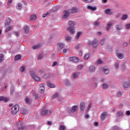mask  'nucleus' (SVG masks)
I'll list each match as a JSON object with an SVG mask.
<instances>
[{"mask_svg": "<svg viewBox=\"0 0 130 130\" xmlns=\"http://www.w3.org/2000/svg\"><path fill=\"white\" fill-rule=\"evenodd\" d=\"M75 24H74V21L70 20L69 22V26L67 28V31H68L71 34H74L75 33Z\"/></svg>", "mask_w": 130, "mask_h": 130, "instance_id": "nucleus-1", "label": "nucleus"}, {"mask_svg": "<svg viewBox=\"0 0 130 130\" xmlns=\"http://www.w3.org/2000/svg\"><path fill=\"white\" fill-rule=\"evenodd\" d=\"M19 111V106L18 105H16L12 107L11 113L13 114V115H15L16 113H18Z\"/></svg>", "mask_w": 130, "mask_h": 130, "instance_id": "nucleus-2", "label": "nucleus"}, {"mask_svg": "<svg viewBox=\"0 0 130 130\" xmlns=\"http://www.w3.org/2000/svg\"><path fill=\"white\" fill-rule=\"evenodd\" d=\"M50 114H51V111L45 109H43L41 112V116H49Z\"/></svg>", "mask_w": 130, "mask_h": 130, "instance_id": "nucleus-3", "label": "nucleus"}, {"mask_svg": "<svg viewBox=\"0 0 130 130\" xmlns=\"http://www.w3.org/2000/svg\"><path fill=\"white\" fill-rule=\"evenodd\" d=\"M88 45H92L93 48H96L98 46V41L96 39H94L92 41H89L87 42Z\"/></svg>", "mask_w": 130, "mask_h": 130, "instance_id": "nucleus-4", "label": "nucleus"}, {"mask_svg": "<svg viewBox=\"0 0 130 130\" xmlns=\"http://www.w3.org/2000/svg\"><path fill=\"white\" fill-rule=\"evenodd\" d=\"M30 75L32 79L36 82H39L40 81V77L35 75V74H34V72L31 71L30 72Z\"/></svg>", "mask_w": 130, "mask_h": 130, "instance_id": "nucleus-5", "label": "nucleus"}, {"mask_svg": "<svg viewBox=\"0 0 130 130\" xmlns=\"http://www.w3.org/2000/svg\"><path fill=\"white\" fill-rule=\"evenodd\" d=\"M44 90H45V88H44V84H41L40 85V87L39 88V92L41 94H43L44 93Z\"/></svg>", "mask_w": 130, "mask_h": 130, "instance_id": "nucleus-6", "label": "nucleus"}, {"mask_svg": "<svg viewBox=\"0 0 130 130\" xmlns=\"http://www.w3.org/2000/svg\"><path fill=\"white\" fill-rule=\"evenodd\" d=\"M116 56L118 57V58H119V59H122L123 58L124 55L122 53H119L118 52V51H117L116 52Z\"/></svg>", "mask_w": 130, "mask_h": 130, "instance_id": "nucleus-7", "label": "nucleus"}, {"mask_svg": "<svg viewBox=\"0 0 130 130\" xmlns=\"http://www.w3.org/2000/svg\"><path fill=\"white\" fill-rule=\"evenodd\" d=\"M107 115V113L104 112L102 113V114L101 115V121H103L104 119H105V117H106Z\"/></svg>", "mask_w": 130, "mask_h": 130, "instance_id": "nucleus-8", "label": "nucleus"}, {"mask_svg": "<svg viewBox=\"0 0 130 130\" xmlns=\"http://www.w3.org/2000/svg\"><path fill=\"white\" fill-rule=\"evenodd\" d=\"M80 107L81 111H84L85 110V108L86 107V105L84 102H81L80 104Z\"/></svg>", "mask_w": 130, "mask_h": 130, "instance_id": "nucleus-9", "label": "nucleus"}, {"mask_svg": "<svg viewBox=\"0 0 130 130\" xmlns=\"http://www.w3.org/2000/svg\"><path fill=\"white\" fill-rule=\"evenodd\" d=\"M63 18L64 19H67V18L68 17H69V15H70V11L68 10V11H67V10H64L63 11Z\"/></svg>", "mask_w": 130, "mask_h": 130, "instance_id": "nucleus-10", "label": "nucleus"}, {"mask_svg": "<svg viewBox=\"0 0 130 130\" xmlns=\"http://www.w3.org/2000/svg\"><path fill=\"white\" fill-rule=\"evenodd\" d=\"M70 61H73V62H78V58L76 57H71L69 58Z\"/></svg>", "mask_w": 130, "mask_h": 130, "instance_id": "nucleus-11", "label": "nucleus"}, {"mask_svg": "<svg viewBox=\"0 0 130 130\" xmlns=\"http://www.w3.org/2000/svg\"><path fill=\"white\" fill-rule=\"evenodd\" d=\"M69 11L72 14H75V13H77V12H78V8L73 7L72 9L69 10Z\"/></svg>", "mask_w": 130, "mask_h": 130, "instance_id": "nucleus-12", "label": "nucleus"}, {"mask_svg": "<svg viewBox=\"0 0 130 130\" xmlns=\"http://www.w3.org/2000/svg\"><path fill=\"white\" fill-rule=\"evenodd\" d=\"M87 9L93 11H95L97 10V8L96 7H92L91 6H87Z\"/></svg>", "mask_w": 130, "mask_h": 130, "instance_id": "nucleus-13", "label": "nucleus"}, {"mask_svg": "<svg viewBox=\"0 0 130 130\" xmlns=\"http://www.w3.org/2000/svg\"><path fill=\"white\" fill-rule=\"evenodd\" d=\"M122 86L123 88H128L130 86V83L129 82H124L122 83Z\"/></svg>", "mask_w": 130, "mask_h": 130, "instance_id": "nucleus-14", "label": "nucleus"}, {"mask_svg": "<svg viewBox=\"0 0 130 130\" xmlns=\"http://www.w3.org/2000/svg\"><path fill=\"white\" fill-rule=\"evenodd\" d=\"M112 26V22H109L107 23L106 29L107 31H109L110 30V27Z\"/></svg>", "mask_w": 130, "mask_h": 130, "instance_id": "nucleus-15", "label": "nucleus"}, {"mask_svg": "<svg viewBox=\"0 0 130 130\" xmlns=\"http://www.w3.org/2000/svg\"><path fill=\"white\" fill-rule=\"evenodd\" d=\"M37 17H36V15H35V14H32L31 15H30V18H29V20L30 21H35V20H36Z\"/></svg>", "mask_w": 130, "mask_h": 130, "instance_id": "nucleus-16", "label": "nucleus"}, {"mask_svg": "<svg viewBox=\"0 0 130 130\" xmlns=\"http://www.w3.org/2000/svg\"><path fill=\"white\" fill-rule=\"evenodd\" d=\"M57 45L58 46H59V48H60V49H62V48H64V44L62 43H57Z\"/></svg>", "mask_w": 130, "mask_h": 130, "instance_id": "nucleus-17", "label": "nucleus"}, {"mask_svg": "<svg viewBox=\"0 0 130 130\" xmlns=\"http://www.w3.org/2000/svg\"><path fill=\"white\" fill-rule=\"evenodd\" d=\"M103 72L105 75H108L109 74V69L107 68L106 67L103 68Z\"/></svg>", "mask_w": 130, "mask_h": 130, "instance_id": "nucleus-18", "label": "nucleus"}, {"mask_svg": "<svg viewBox=\"0 0 130 130\" xmlns=\"http://www.w3.org/2000/svg\"><path fill=\"white\" fill-rule=\"evenodd\" d=\"M8 99L6 97H4L3 96H0V101H3L4 102H8Z\"/></svg>", "mask_w": 130, "mask_h": 130, "instance_id": "nucleus-19", "label": "nucleus"}, {"mask_svg": "<svg viewBox=\"0 0 130 130\" xmlns=\"http://www.w3.org/2000/svg\"><path fill=\"white\" fill-rule=\"evenodd\" d=\"M89 58H90V53H89L84 54V60H88V59H89Z\"/></svg>", "mask_w": 130, "mask_h": 130, "instance_id": "nucleus-20", "label": "nucleus"}, {"mask_svg": "<svg viewBox=\"0 0 130 130\" xmlns=\"http://www.w3.org/2000/svg\"><path fill=\"white\" fill-rule=\"evenodd\" d=\"M122 115H123V113L120 111H118L116 114L117 117H120V116H122Z\"/></svg>", "mask_w": 130, "mask_h": 130, "instance_id": "nucleus-21", "label": "nucleus"}, {"mask_svg": "<svg viewBox=\"0 0 130 130\" xmlns=\"http://www.w3.org/2000/svg\"><path fill=\"white\" fill-rule=\"evenodd\" d=\"M47 84L48 87H49V88H54L55 87L54 84L50 83L49 81H47Z\"/></svg>", "mask_w": 130, "mask_h": 130, "instance_id": "nucleus-22", "label": "nucleus"}, {"mask_svg": "<svg viewBox=\"0 0 130 130\" xmlns=\"http://www.w3.org/2000/svg\"><path fill=\"white\" fill-rule=\"evenodd\" d=\"M79 75H80V73L75 72L72 74V77H73L74 79H76V78H78V77H79Z\"/></svg>", "mask_w": 130, "mask_h": 130, "instance_id": "nucleus-23", "label": "nucleus"}, {"mask_svg": "<svg viewBox=\"0 0 130 130\" xmlns=\"http://www.w3.org/2000/svg\"><path fill=\"white\" fill-rule=\"evenodd\" d=\"M24 33H28L29 32V27L27 25H25L23 27Z\"/></svg>", "mask_w": 130, "mask_h": 130, "instance_id": "nucleus-24", "label": "nucleus"}, {"mask_svg": "<svg viewBox=\"0 0 130 130\" xmlns=\"http://www.w3.org/2000/svg\"><path fill=\"white\" fill-rule=\"evenodd\" d=\"M105 14H106V15H111L112 12H111L110 9H107L105 10Z\"/></svg>", "mask_w": 130, "mask_h": 130, "instance_id": "nucleus-25", "label": "nucleus"}, {"mask_svg": "<svg viewBox=\"0 0 130 130\" xmlns=\"http://www.w3.org/2000/svg\"><path fill=\"white\" fill-rule=\"evenodd\" d=\"M25 103L26 104H28V105H30L31 104V100L28 98H26L25 99Z\"/></svg>", "mask_w": 130, "mask_h": 130, "instance_id": "nucleus-26", "label": "nucleus"}, {"mask_svg": "<svg viewBox=\"0 0 130 130\" xmlns=\"http://www.w3.org/2000/svg\"><path fill=\"white\" fill-rule=\"evenodd\" d=\"M20 126H19L18 128L19 130H27V129L26 128V127H25V126L22 125V123L20 124Z\"/></svg>", "mask_w": 130, "mask_h": 130, "instance_id": "nucleus-27", "label": "nucleus"}, {"mask_svg": "<svg viewBox=\"0 0 130 130\" xmlns=\"http://www.w3.org/2000/svg\"><path fill=\"white\" fill-rule=\"evenodd\" d=\"M10 23H11V19L9 18H7L5 22V25H10Z\"/></svg>", "mask_w": 130, "mask_h": 130, "instance_id": "nucleus-28", "label": "nucleus"}, {"mask_svg": "<svg viewBox=\"0 0 130 130\" xmlns=\"http://www.w3.org/2000/svg\"><path fill=\"white\" fill-rule=\"evenodd\" d=\"M77 109H78V106H73L71 109V112H75Z\"/></svg>", "mask_w": 130, "mask_h": 130, "instance_id": "nucleus-29", "label": "nucleus"}, {"mask_svg": "<svg viewBox=\"0 0 130 130\" xmlns=\"http://www.w3.org/2000/svg\"><path fill=\"white\" fill-rule=\"evenodd\" d=\"M95 67L94 66H90L89 68V70L90 71V72H91V73H93V72H95Z\"/></svg>", "mask_w": 130, "mask_h": 130, "instance_id": "nucleus-30", "label": "nucleus"}, {"mask_svg": "<svg viewBox=\"0 0 130 130\" xmlns=\"http://www.w3.org/2000/svg\"><path fill=\"white\" fill-rule=\"evenodd\" d=\"M116 30L117 31H119L122 29V27L119 25H115Z\"/></svg>", "mask_w": 130, "mask_h": 130, "instance_id": "nucleus-31", "label": "nucleus"}, {"mask_svg": "<svg viewBox=\"0 0 130 130\" xmlns=\"http://www.w3.org/2000/svg\"><path fill=\"white\" fill-rule=\"evenodd\" d=\"M49 77H50V75H49V74H48V73L44 74L43 75V79H48V78H49Z\"/></svg>", "mask_w": 130, "mask_h": 130, "instance_id": "nucleus-32", "label": "nucleus"}, {"mask_svg": "<svg viewBox=\"0 0 130 130\" xmlns=\"http://www.w3.org/2000/svg\"><path fill=\"white\" fill-rule=\"evenodd\" d=\"M4 54H0V63H2L4 61Z\"/></svg>", "mask_w": 130, "mask_h": 130, "instance_id": "nucleus-33", "label": "nucleus"}, {"mask_svg": "<svg viewBox=\"0 0 130 130\" xmlns=\"http://www.w3.org/2000/svg\"><path fill=\"white\" fill-rule=\"evenodd\" d=\"M65 85L66 86H71V82H70L68 79L65 80Z\"/></svg>", "mask_w": 130, "mask_h": 130, "instance_id": "nucleus-34", "label": "nucleus"}, {"mask_svg": "<svg viewBox=\"0 0 130 130\" xmlns=\"http://www.w3.org/2000/svg\"><path fill=\"white\" fill-rule=\"evenodd\" d=\"M16 9L17 10H21L22 9V4L19 3L17 6H16Z\"/></svg>", "mask_w": 130, "mask_h": 130, "instance_id": "nucleus-35", "label": "nucleus"}, {"mask_svg": "<svg viewBox=\"0 0 130 130\" xmlns=\"http://www.w3.org/2000/svg\"><path fill=\"white\" fill-rule=\"evenodd\" d=\"M128 18L127 15L126 14H124L122 15V17H121V20H122L123 21L124 20H126V19Z\"/></svg>", "mask_w": 130, "mask_h": 130, "instance_id": "nucleus-36", "label": "nucleus"}, {"mask_svg": "<svg viewBox=\"0 0 130 130\" xmlns=\"http://www.w3.org/2000/svg\"><path fill=\"white\" fill-rule=\"evenodd\" d=\"M41 47V45L39 44L36 46H34L32 47V48L33 49H38V48H39V47Z\"/></svg>", "mask_w": 130, "mask_h": 130, "instance_id": "nucleus-37", "label": "nucleus"}, {"mask_svg": "<svg viewBox=\"0 0 130 130\" xmlns=\"http://www.w3.org/2000/svg\"><path fill=\"white\" fill-rule=\"evenodd\" d=\"M14 92H15V88L13 87H12L10 88V94L11 95L13 94Z\"/></svg>", "mask_w": 130, "mask_h": 130, "instance_id": "nucleus-38", "label": "nucleus"}, {"mask_svg": "<svg viewBox=\"0 0 130 130\" xmlns=\"http://www.w3.org/2000/svg\"><path fill=\"white\" fill-rule=\"evenodd\" d=\"M27 112L28 111L26 109H23L22 110H21V113L22 114H26Z\"/></svg>", "mask_w": 130, "mask_h": 130, "instance_id": "nucleus-39", "label": "nucleus"}, {"mask_svg": "<svg viewBox=\"0 0 130 130\" xmlns=\"http://www.w3.org/2000/svg\"><path fill=\"white\" fill-rule=\"evenodd\" d=\"M108 88V85H107V84L105 83L103 84V89H104V90H106Z\"/></svg>", "mask_w": 130, "mask_h": 130, "instance_id": "nucleus-40", "label": "nucleus"}, {"mask_svg": "<svg viewBox=\"0 0 130 130\" xmlns=\"http://www.w3.org/2000/svg\"><path fill=\"white\" fill-rule=\"evenodd\" d=\"M14 58H15V60H18L21 58V55H17L16 56H15Z\"/></svg>", "mask_w": 130, "mask_h": 130, "instance_id": "nucleus-41", "label": "nucleus"}, {"mask_svg": "<svg viewBox=\"0 0 130 130\" xmlns=\"http://www.w3.org/2000/svg\"><path fill=\"white\" fill-rule=\"evenodd\" d=\"M105 39H102L101 41H100V44L101 45H103L104 44V43L105 42Z\"/></svg>", "mask_w": 130, "mask_h": 130, "instance_id": "nucleus-42", "label": "nucleus"}, {"mask_svg": "<svg viewBox=\"0 0 130 130\" xmlns=\"http://www.w3.org/2000/svg\"><path fill=\"white\" fill-rule=\"evenodd\" d=\"M81 34H82V32H79L76 35V39H79L80 38V36H81Z\"/></svg>", "mask_w": 130, "mask_h": 130, "instance_id": "nucleus-43", "label": "nucleus"}, {"mask_svg": "<svg viewBox=\"0 0 130 130\" xmlns=\"http://www.w3.org/2000/svg\"><path fill=\"white\" fill-rule=\"evenodd\" d=\"M34 96L35 99H36L37 100V99H39V95H38V93H34Z\"/></svg>", "mask_w": 130, "mask_h": 130, "instance_id": "nucleus-44", "label": "nucleus"}, {"mask_svg": "<svg viewBox=\"0 0 130 130\" xmlns=\"http://www.w3.org/2000/svg\"><path fill=\"white\" fill-rule=\"evenodd\" d=\"M114 67L115 69H116V70H117V69L119 68V64H118V63H116L114 65Z\"/></svg>", "mask_w": 130, "mask_h": 130, "instance_id": "nucleus-45", "label": "nucleus"}, {"mask_svg": "<svg viewBox=\"0 0 130 130\" xmlns=\"http://www.w3.org/2000/svg\"><path fill=\"white\" fill-rule=\"evenodd\" d=\"M20 71L21 72V73H23V72L25 71V67H22L20 68Z\"/></svg>", "mask_w": 130, "mask_h": 130, "instance_id": "nucleus-46", "label": "nucleus"}, {"mask_svg": "<svg viewBox=\"0 0 130 130\" xmlns=\"http://www.w3.org/2000/svg\"><path fill=\"white\" fill-rule=\"evenodd\" d=\"M49 14H50V12H47L46 14H43V16H42L43 18H45L48 15H49Z\"/></svg>", "mask_w": 130, "mask_h": 130, "instance_id": "nucleus-47", "label": "nucleus"}, {"mask_svg": "<svg viewBox=\"0 0 130 130\" xmlns=\"http://www.w3.org/2000/svg\"><path fill=\"white\" fill-rule=\"evenodd\" d=\"M59 129L60 130H64L66 129V126L63 125H60L59 127Z\"/></svg>", "mask_w": 130, "mask_h": 130, "instance_id": "nucleus-48", "label": "nucleus"}, {"mask_svg": "<svg viewBox=\"0 0 130 130\" xmlns=\"http://www.w3.org/2000/svg\"><path fill=\"white\" fill-rule=\"evenodd\" d=\"M43 57V56L42 55V54H40L38 56V59H42Z\"/></svg>", "mask_w": 130, "mask_h": 130, "instance_id": "nucleus-49", "label": "nucleus"}, {"mask_svg": "<svg viewBox=\"0 0 130 130\" xmlns=\"http://www.w3.org/2000/svg\"><path fill=\"white\" fill-rule=\"evenodd\" d=\"M10 30H12V26H9L6 29V32H9Z\"/></svg>", "mask_w": 130, "mask_h": 130, "instance_id": "nucleus-50", "label": "nucleus"}, {"mask_svg": "<svg viewBox=\"0 0 130 130\" xmlns=\"http://www.w3.org/2000/svg\"><path fill=\"white\" fill-rule=\"evenodd\" d=\"M83 65H79L77 66V69L78 70H82V68H83Z\"/></svg>", "mask_w": 130, "mask_h": 130, "instance_id": "nucleus-51", "label": "nucleus"}, {"mask_svg": "<svg viewBox=\"0 0 130 130\" xmlns=\"http://www.w3.org/2000/svg\"><path fill=\"white\" fill-rule=\"evenodd\" d=\"M126 29H130V23L125 25Z\"/></svg>", "mask_w": 130, "mask_h": 130, "instance_id": "nucleus-52", "label": "nucleus"}, {"mask_svg": "<svg viewBox=\"0 0 130 130\" xmlns=\"http://www.w3.org/2000/svg\"><path fill=\"white\" fill-rule=\"evenodd\" d=\"M117 96H118V97H121V92L118 91L117 93Z\"/></svg>", "mask_w": 130, "mask_h": 130, "instance_id": "nucleus-53", "label": "nucleus"}, {"mask_svg": "<svg viewBox=\"0 0 130 130\" xmlns=\"http://www.w3.org/2000/svg\"><path fill=\"white\" fill-rule=\"evenodd\" d=\"M81 47L80 46V44H77V45H75V48L76 49H79V48H80Z\"/></svg>", "mask_w": 130, "mask_h": 130, "instance_id": "nucleus-54", "label": "nucleus"}, {"mask_svg": "<svg viewBox=\"0 0 130 130\" xmlns=\"http://www.w3.org/2000/svg\"><path fill=\"white\" fill-rule=\"evenodd\" d=\"M122 46L123 47H127V42H125L122 44Z\"/></svg>", "mask_w": 130, "mask_h": 130, "instance_id": "nucleus-55", "label": "nucleus"}, {"mask_svg": "<svg viewBox=\"0 0 130 130\" xmlns=\"http://www.w3.org/2000/svg\"><path fill=\"white\" fill-rule=\"evenodd\" d=\"M97 62H98V63H99V64H101V63H103V61H102V60H100V59L98 60L97 61Z\"/></svg>", "mask_w": 130, "mask_h": 130, "instance_id": "nucleus-56", "label": "nucleus"}, {"mask_svg": "<svg viewBox=\"0 0 130 130\" xmlns=\"http://www.w3.org/2000/svg\"><path fill=\"white\" fill-rule=\"evenodd\" d=\"M14 35H15V36H16V37H18V36H19V32L17 31H15Z\"/></svg>", "mask_w": 130, "mask_h": 130, "instance_id": "nucleus-57", "label": "nucleus"}, {"mask_svg": "<svg viewBox=\"0 0 130 130\" xmlns=\"http://www.w3.org/2000/svg\"><path fill=\"white\" fill-rule=\"evenodd\" d=\"M91 106H92V104L91 103H89L88 104V110H90V108H91Z\"/></svg>", "mask_w": 130, "mask_h": 130, "instance_id": "nucleus-58", "label": "nucleus"}, {"mask_svg": "<svg viewBox=\"0 0 130 130\" xmlns=\"http://www.w3.org/2000/svg\"><path fill=\"white\" fill-rule=\"evenodd\" d=\"M126 115H130V111H126L125 112Z\"/></svg>", "mask_w": 130, "mask_h": 130, "instance_id": "nucleus-59", "label": "nucleus"}, {"mask_svg": "<svg viewBox=\"0 0 130 130\" xmlns=\"http://www.w3.org/2000/svg\"><path fill=\"white\" fill-rule=\"evenodd\" d=\"M71 37H67L66 38V40H67V41H70V40H71Z\"/></svg>", "mask_w": 130, "mask_h": 130, "instance_id": "nucleus-60", "label": "nucleus"}, {"mask_svg": "<svg viewBox=\"0 0 130 130\" xmlns=\"http://www.w3.org/2000/svg\"><path fill=\"white\" fill-rule=\"evenodd\" d=\"M57 64V62L56 61H54L52 64V67H55Z\"/></svg>", "mask_w": 130, "mask_h": 130, "instance_id": "nucleus-61", "label": "nucleus"}, {"mask_svg": "<svg viewBox=\"0 0 130 130\" xmlns=\"http://www.w3.org/2000/svg\"><path fill=\"white\" fill-rule=\"evenodd\" d=\"M57 93H55L53 95V98H56L57 97Z\"/></svg>", "mask_w": 130, "mask_h": 130, "instance_id": "nucleus-62", "label": "nucleus"}, {"mask_svg": "<svg viewBox=\"0 0 130 130\" xmlns=\"http://www.w3.org/2000/svg\"><path fill=\"white\" fill-rule=\"evenodd\" d=\"M117 126H114L112 128V130H117Z\"/></svg>", "mask_w": 130, "mask_h": 130, "instance_id": "nucleus-63", "label": "nucleus"}, {"mask_svg": "<svg viewBox=\"0 0 130 130\" xmlns=\"http://www.w3.org/2000/svg\"><path fill=\"white\" fill-rule=\"evenodd\" d=\"M67 51H68V49H63V53H67Z\"/></svg>", "mask_w": 130, "mask_h": 130, "instance_id": "nucleus-64", "label": "nucleus"}]
</instances>
